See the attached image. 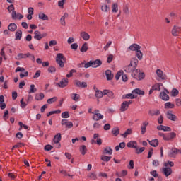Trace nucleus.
Wrapping results in <instances>:
<instances>
[{
  "instance_id": "obj_1",
  "label": "nucleus",
  "mask_w": 181,
  "mask_h": 181,
  "mask_svg": "<svg viewBox=\"0 0 181 181\" xmlns=\"http://www.w3.org/2000/svg\"><path fill=\"white\" fill-rule=\"evenodd\" d=\"M138 63L139 62L136 57L132 58L130 64L124 67V70L126 73H131L132 77L139 81L145 78V73L141 72V69H138Z\"/></svg>"
},
{
  "instance_id": "obj_2",
  "label": "nucleus",
  "mask_w": 181,
  "mask_h": 181,
  "mask_svg": "<svg viewBox=\"0 0 181 181\" xmlns=\"http://www.w3.org/2000/svg\"><path fill=\"white\" fill-rule=\"evenodd\" d=\"M127 50H131V52H136L135 53L138 60H142V59H144V54L141 50V46L135 43L132 44L127 48Z\"/></svg>"
},
{
  "instance_id": "obj_3",
  "label": "nucleus",
  "mask_w": 181,
  "mask_h": 181,
  "mask_svg": "<svg viewBox=\"0 0 181 181\" xmlns=\"http://www.w3.org/2000/svg\"><path fill=\"white\" fill-rule=\"evenodd\" d=\"M66 62V57L63 55L62 53H59L56 57V63L59 66V67H64V62Z\"/></svg>"
},
{
  "instance_id": "obj_4",
  "label": "nucleus",
  "mask_w": 181,
  "mask_h": 181,
  "mask_svg": "<svg viewBox=\"0 0 181 181\" xmlns=\"http://www.w3.org/2000/svg\"><path fill=\"white\" fill-rule=\"evenodd\" d=\"M56 86L60 88H64V87H67V86H69V78H64L62 79L59 83H56Z\"/></svg>"
},
{
  "instance_id": "obj_5",
  "label": "nucleus",
  "mask_w": 181,
  "mask_h": 181,
  "mask_svg": "<svg viewBox=\"0 0 181 181\" xmlns=\"http://www.w3.org/2000/svg\"><path fill=\"white\" fill-rule=\"evenodd\" d=\"M34 39L36 40H42L43 37H46L47 36V33H40L39 30H36L34 32Z\"/></svg>"
},
{
  "instance_id": "obj_6",
  "label": "nucleus",
  "mask_w": 181,
  "mask_h": 181,
  "mask_svg": "<svg viewBox=\"0 0 181 181\" xmlns=\"http://www.w3.org/2000/svg\"><path fill=\"white\" fill-rule=\"evenodd\" d=\"M74 84L76 87H79L81 88H87V83L86 82H81L79 80H74Z\"/></svg>"
},
{
  "instance_id": "obj_7",
  "label": "nucleus",
  "mask_w": 181,
  "mask_h": 181,
  "mask_svg": "<svg viewBox=\"0 0 181 181\" xmlns=\"http://www.w3.org/2000/svg\"><path fill=\"white\" fill-rule=\"evenodd\" d=\"M180 152V150L176 148H173L170 151L168 152L169 158H176V155Z\"/></svg>"
},
{
  "instance_id": "obj_8",
  "label": "nucleus",
  "mask_w": 181,
  "mask_h": 181,
  "mask_svg": "<svg viewBox=\"0 0 181 181\" xmlns=\"http://www.w3.org/2000/svg\"><path fill=\"white\" fill-rule=\"evenodd\" d=\"M8 12H12L11 13V18L12 19H16V11H15V6H13V4L10 5L8 8H7Z\"/></svg>"
},
{
  "instance_id": "obj_9",
  "label": "nucleus",
  "mask_w": 181,
  "mask_h": 181,
  "mask_svg": "<svg viewBox=\"0 0 181 181\" xmlns=\"http://www.w3.org/2000/svg\"><path fill=\"white\" fill-rule=\"evenodd\" d=\"M103 94L104 95H107V97H109V98H111V100H114L115 98L114 92L110 90H107V89L103 90Z\"/></svg>"
},
{
  "instance_id": "obj_10",
  "label": "nucleus",
  "mask_w": 181,
  "mask_h": 181,
  "mask_svg": "<svg viewBox=\"0 0 181 181\" xmlns=\"http://www.w3.org/2000/svg\"><path fill=\"white\" fill-rule=\"evenodd\" d=\"M92 63V67L93 69H97V67H100L101 64H103V61L101 59H95V60H90Z\"/></svg>"
},
{
  "instance_id": "obj_11",
  "label": "nucleus",
  "mask_w": 181,
  "mask_h": 181,
  "mask_svg": "<svg viewBox=\"0 0 181 181\" xmlns=\"http://www.w3.org/2000/svg\"><path fill=\"white\" fill-rule=\"evenodd\" d=\"M172 173H173L172 168L169 167L163 168V173L166 177H168V176H170V175H172Z\"/></svg>"
},
{
  "instance_id": "obj_12",
  "label": "nucleus",
  "mask_w": 181,
  "mask_h": 181,
  "mask_svg": "<svg viewBox=\"0 0 181 181\" xmlns=\"http://www.w3.org/2000/svg\"><path fill=\"white\" fill-rule=\"evenodd\" d=\"M62 125H64L65 128H68L70 129V128H73V122H69L67 119H62L61 122Z\"/></svg>"
},
{
  "instance_id": "obj_13",
  "label": "nucleus",
  "mask_w": 181,
  "mask_h": 181,
  "mask_svg": "<svg viewBox=\"0 0 181 181\" xmlns=\"http://www.w3.org/2000/svg\"><path fill=\"white\" fill-rule=\"evenodd\" d=\"M158 131H164L165 132H170L172 129L168 126H163L162 124L157 126Z\"/></svg>"
},
{
  "instance_id": "obj_14",
  "label": "nucleus",
  "mask_w": 181,
  "mask_h": 181,
  "mask_svg": "<svg viewBox=\"0 0 181 181\" xmlns=\"http://www.w3.org/2000/svg\"><path fill=\"white\" fill-rule=\"evenodd\" d=\"M156 74L161 80H166L167 76L163 74V71L161 69H157Z\"/></svg>"
},
{
  "instance_id": "obj_15",
  "label": "nucleus",
  "mask_w": 181,
  "mask_h": 181,
  "mask_svg": "<svg viewBox=\"0 0 181 181\" xmlns=\"http://www.w3.org/2000/svg\"><path fill=\"white\" fill-rule=\"evenodd\" d=\"M166 115L168 119H170V121H176V119L177 118L170 110L167 112Z\"/></svg>"
},
{
  "instance_id": "obj_16",
  "label": "nucleus",
  "mask_w": 181,
  "mask_h": 181,
  "mask_svg": "<svg viewBox=\"0 0 181 181\" xmlns=\"http://www.w3.org/2000/svg\"><path fill=\"white\" fill-rule=\"evenodd\" d=\"M127 148H132L133 149H136L138 146V143L135 141H131L127 144Z\"/></svg>"
},
{
  "instance_id": "obj_17",
  "label": "nucleus",
  "mask_w": 181,
  "mask_h": 181,
  "mask_svg": "<svg viewBox=\"0 0 181 181\" xmlns=\"http://www.w3.org/2000/svg\"><path fill=\"white\" fill-rule=\"evenodd\" d=\"M28 57H30V53H27V54H22V53H19L16 59L17 60H21V59H28Z\"/></svg>"
},
{
  "instance_id": "obj_18",
  "label": "nucleus",
  "mask_w": 181,
  "mask_h": 181,
  "mask_svg": "<svg viewBox=\"0 0 181 181\" xmlns=\"http://www.w3.org/2000/svg\"><path fill=\"white\" fill-rule=\"evenodd\" d=\"M160 98L163 100V101H169V95H168V93L166 92L163 91L160 93Z\"/></svg>"
},
{
  "instance_id": "obj_19",
  "label": "nucleus",
  "mask_w": 181,
  "mask_h": 181,
  "mask_svg": "<svg viewBox=\"0 0 181 181\" xmlns=\"http://www.w3.org/2000/svg\"><path fill=\"white\" fill-rule=\"evenodd\" d=\"M92 118L94 121H100V119H103L104 118V115L100 113H94Z\"/></svg>"
},
{
  "instance_id": "obj_20",
  "label": "nucleus",
  "mask_w": 181,
  "mask_h": 181,
  "mask_svg": "<svg viewBox=\"0 0 181 181\" xmlns=\"http://www.w3.org/2000/svg\"><path fill=\"white\" fill-rule=\"evenodd\" d=\"M132 94H137L138 95H145V91L139 89V88H136L132 91Z\"/></svg>"
},
{
  "instance_id": "obj_21",
  "label": "nucleus",
  "mask_w": 181,
  "mask_h": 181,
  "mask_svg": "<svg viewBox=\"0 0 181 181\" xmlns=\"http://www.w3.org/2000/svg\"><path fill=\"white\" fill-rule=\"evenodd\" d=\"M128 108H129V106H128L127 101H124L121 104L120 111H121V112H124L127 111V110H128Z\"/></svg>"
},
{
  "instance_id": "obj_22",
  "label": "nucleus",
  "mask_w": 181,
  "mask_h": 181,
  "mask_svg": "<svg viewBox=\"0 0 181 181\" xmlns=\"http://www.w3.org/2000/svg\"><path fill=\"white\" fill-rule=\"evenodd\" d=\"M148 125H149V122H143V125L141 126V135H144V134L146 132V127Z\"/></svg>"
},
{
  "instance_id": "obj_23",
  "label": "nucleus",
  "mask_w": 181,
  "mask_h": 181,
  "mask_svg": "<svg viewBox=\"0 0 181 181\" xmlns=\"http://www.w3.org/2000/svg\"><path fill=\"white\" fill-rule=\"evenodd\" d=\"M173 138H176V133L170 132L167 134V137H164V139L165 141H170L171 139H173Z\"/></svg>"
},
{
  "instance_id": "obj_24",
  "label": "nucleus",
  "mask_w": 181,
  "mask_h": 181,
  "mask_svg": "<svg viewBox=\"0 0 181 181\" xmlns=\"http://www.w3.org/2000/svg\"><path fill=\"white\" fill-rule=\"evenodd\" d=\"M122 98L123 100H125L127 98H130L131 100H134V98H136V95H134V93H128L126 95H123Z\"/></svg>"
},
{
  "instance_id": "obj_25",
  "label": "nucleus",
  "mask_w": 181,
  "mask_h": 181,
  "mask_svg": "<svg viewBox=\"0 0 181 181\" xmlns=\"http://www.w3.org/2000/svg\"><path fill=\"white\" fill-rule=\"evenodd\" d=\"M105 74L106 76L107 80L108 81L112 80V78H114V75H112L111 70H106Z\"/></svg>"
},
{
  "instance_id": "obj_26",
  "label": "nucleus",
  "mask_w": 181,
  "mask_h": 181,
  "mask_svg": "<svg viewBox=\"0 0 181 181\" xmlns=\"http://www.w3.org/2000/svg\"><path fill=\"white\" fill-rule=\"evenodd\" d=\"M62 141V134L57 133L54 137V144H60Z\"/></svg>"
},
{
  "instance_id": "obj_27",
  "label": "nucleus",
  "mask_w": 181,
  "mask_h": 181,
  "mask_svg": "<svg viewBox=\"0 0 181 181\" xmlns=\"http://www.w3.org/2000/svg\"><path fill=\"white\" fill-rule=\"evenodd\" d=\"M179 32H180V28L175 25L172 30L173 36H177V35H179Z\"/></svg>"
},
{
  "instance_id": "obj_28",
  "label": "nucleus",
  "mask_w": 181,
  "mask_h": 181,
  "mask_svg": "<svg viewBox=\"0 0 181 181\" xmlns=\"http://www.w3.org/2000/svg\"><path fill=\"white\" fill-rule=\"evenodd\" d=\"M8 29L11 32H15V30H16V29H18V26L14 23H11L8 26Z\"/></svg>"
},
{
  "instance_id": "obj_29",
  "label": "nucleus",
  "mask_w": 181,
  "mask_h": 181,
  "mask_svg": "<svg viewBox=\"0 0 181 181\" xmlns=\"http://www.w3.org/2000/svg\"><path fill=\"white\" fill-rule=\"evenodd\" d=\"M148 142H149L150 145L151 146H153L154 148H156V146H158L159 145V140L158 139H153V140H151V141H149V140H147Z\"/></svg>"
},
{
  "instance_id": "obj_30",
  "label": "nucleus",
  "mask_w": 181,
  "mask_h": 181,
  "mask_svg": "<svg viewBox=\"0 0 181 181\" xmlns=\"http://www.w3.org/2000/svg\"><path fill=\"white\" fill-rule=\"evenodd\" d=\"M148 114H149V115H151V117H154V115L158 116V115H160V110H149Z\"/></svg>"
},
{
  "instance_id": "obj_31",
  "label": "nucleus",
  "mask_w": 181,
  "mask_h": 181,
  "mask_svg": "<svg viewBox=\"0 0 181 181\" xmlns=\"http://www.w3.org/2000/svg\"><path fill=\"white\" fill-rule=\"evenodd\" d=\"M79 152L83 155V156L87 153V148L86 147V145H82L79 147Z\"/></svg>"
},
{
  "instance_id": "obj_32",
  "label": "nucleus",
  "mask_w": 181,
  "mask_h": 181,
  "mask_svg": "<svg viewBox=\"0 0 181 181\" xmlns=\"http://www.w3.org/2000/svg\"><path fill=\"white\" fill-rule=\"evenodd\" d=\"M15 40H21L22 39V30H18L15 34Z\"/></svg>"
},
{
  "instance_id": "obj_33",
  "label": "nucleus",
  "mask_w": 181,
  "mask_h": 181,
  "mask_svg": "<svg viewBox=\"0 0 181 181\" xmlns=\"http://www.w3.org/2000/svg\"><path fill=\"white\" fill-rule=\"evenodd\" d=\"M103 95H104V90L101 91L100 90H96L95 92V96L96 98H103Z\"/></svg>"
},
{
  "instance_id": "obj_34",
  "label": "nucleus",
  "mask_w": 181,
  "mask_h": 181,
  "mask_svg": "<svg viewBox=\"0 0 181 181\" xmlns=\"http://www.w3.org/2000/svg\"><path fill=\"white\" fill-rule=\"evenodd\" d=\"M81 37L83 40H88L90 39V35L84 31L81 33Z\"/></svg>"
},
{
  "instance_id": "obj_35",
  "label": "nucleus",
  "mask_w": 181,
  "mask_h": 181,
  "mask_svg": "<svg viewBox=\"0 0 181 181\" xmlns=\"http://www.w3.org/2000/svg\"><path fill=\"white\" fill-rule=\"evenodd\" d=\"M111 133L112 134L113 136H118L119 135V128L115 127L112 129Z\"/></svg>"
},
{
  "instance_id": "obj_36",
  "label": "nucleus",
  "mask_w": 181,
  "mask_h": 181,
  "mask_svg": "<svg viewBox=\"0 0 181 181\" xmlns=\"http://www.w3.org/2000/svg\"><path fill=\"white\" fill-rule=\"evenodd\" d=\"M38 18H39V19H41L42 21H49V16H47V15H46L43 13H40L38 14Z\"/></svg>"
},
{
  "instance_id": "obj_37",
  "label": "nucleus",
  "mask_w": 181,
  "mask_h": 181,
  "mask_svg": "<svg viewBox=\"0 0 181 181\" xmlns=\"http://www.w3.org/2000/svg\"><path fill=\"white\" fill-rule=\"evenodd\" d=\"M103 153L105 155H112V148L111 147L107 146L104 150H103Z\"/></svg>"
},
{
  "instance_id": "obj_38",
  "label": "nucleus",
  "mask_w": 181,
  "mask_h": 181,
  "mask_svg": "<svg viewBox=\"0 0 181 181\" xmlns=\"http://www.w3.org/2000/svg\"><path fill=\"white\" fill-rule=\"evenodd\" d=\"M83 64H84L85 69H88V67H93V64L91 62V60L88 62H86V61H84L83 62H81L80 64L81 66H83Z\"/></svg>"
},
{
  "instance_id": "obj_39",
  "label": "nucleus",
  "mask_w": 181,
  "mask_h": 181,
  "mask_svg": "<svg viewBox=\"0 0 181 181\" xmlns=\"http://www.w3.org/2000/svg\"><path fill=\"white\" fill-rule=\"evenodd\" d=\"M45 98V94L41 93H36L35 94V100L37 101H40Z\"/></svg>"
},
{
  "instance_id": "obj_40",
  "label": "nucleus",
  "mask_w": 181,
  "mask_h": 181,
  "mask_svg": "<svg viewBox=\"0 0 181 181\" xmlns=\"http://www.w3.org/2000/svg\"><path fill=\"white\" fill-rule=\"evenodd\" d=\"M67 16H69V14L67 13H64V15L60 19V22H61V25H62V26H66V18H67Z\"/></svg>"
},
{
  "instance_id": "obj_41",
  "label": "nucleus",
  "mask_w": 181,
  "mask_h": 181,
  "mask_svg": "<svg viewBox=\"0 0 181 181\" xmlns=\"http://www.w3.org/2000/svg\"><path fill=\"white\" fill-rule=\"evenodd\" d=\"M132 134V129H127V131L124 134H121V136H123L124 138H127L128 135H131Z\"/></svg>"
},
{
  "instance_id": "obj_42",
  "label": "nucleus",
  "mask_w": 181,
  "mask_h": 181,
  "mask_svg": "<svg viewBox=\"0 0 181 181\" xmlns=\"http://www.w3.org/2000/svg\"><path fill=\"white\" fill-rule=\"evenodd\" d=\"M94 144H97V145H102L103 140L100 138L97 139L96 141H95L94 139H92L91 140V144L93 145Z\"/></svg>"
},
{
  "instance_id": "obj_43",
  "label": "nucleus",
  "mask_w": 181,
  "mask_h": 181,
  "mask_svg": "<svg viewBox=\"0 0 181 181\" xmlns=\"http://www.w3.org/2000/svg\"><path fill=\"white\" fill-rule=\"evenodd\" d=\"M81 52H87V50H88V44H87V42H85L83 45H82V47H81Z\"/></svg>"
},
{
  "instance_id": "obj_44",
  "label": "nucleus",
  "mask_w": 181,
  "mask_h": 181,
  "mask_svg": "<svg viewBox=\"0 0 181 181\" xmlns=\"http://www.w3.org/2000/svg\"><path fill=\"white\" fill-rule=\"evenodd\" d=\"M177 95H179V90H177L176 88H173L171 90V96L172 97H177Z\"/></svg>"
},
{
  "instance_id": "obj_45",
  "label": "nucleus",
  "mask_w": 181,
  "mask_h": 181,
  "mask_svg": "<svg viewBox=\"0 0 181 181\" xmlns=\"http://www.w3.org/2000/svg\"><path fill=\"white\" fill-rule=\"evenodd\" d=\"M112 11L113 13L118 12V4L117 3H114L112 6Z\"/></svg>"
},
{
  "instance_id": "obj_46",
  "label": "nucleus",
  "mask_w": 181,
  "mask_h": 181,
  "mask_svg": "<svg viewBox=\"0 0 181 181\" xmlns=\"http://www.w3.org/2000/svg\"><path fill=\"white\" fill-rule=\"evenodd\" d=\"M101 160H103V162H110V160H111V157L108 156H102Z\"/></svg>"
},
{
  "instance_id": "obj_47",
  "label": "nucleus",
  "mask_w": 181,
  "mask_h": 181,
  "mask_svg": "<svg viewBox=\"0 0 181 181\" xmlns=\"http://www.w3.org/2000/svg\"><path fill=\"white\" fill-rule=\"evenodd\" d=\"M101 11L103 12H108L110 11V7L108 6H107V4H103L101 6Z\"/></svg>"
},
{
  "instance_id": "obj_48",
  "label": "nucleus",
  "mask_w": 181,
  "mask_h": 181,
  "mask_svg": "<svg viewBox=\"0 0 181 181\" xmlns=\"http://www.w3.org/2000/svg\"><path fill=\"white\" fill-rule=\"evenodd\" d=\"M165 108H175V104H173L170 102H167L165 104Z\"/></svg>"
},
{
  "instance_id": "obj_49",
  "label": "nucleus",
  "mask_w": 181,
  "mask_h": 181,
  "mask_svg": "<svg viewBox=\"0 0 181 181\" xmlns=\"http://www.w3.org/2000/svg\"><path fill=\"white\" fill-rule=\"evenodd\" d=\"M36 91H37V89L35 88V85L34 84L30 85V89L28 92L29 94H32V93H36Z\"/></svg>"
},
{
  "instance_id": "obj_50",
  "label": "nucleus",
  "mask_w": 181,
  "mask_h": 181,
  "mask_svg": "<svg viewBox=\"0 0 181 181\" xmlns=\"http://www.w3.org/2000/svg\"><path fill=\"white\" fill-rule=\"evenodd\" d=\"M164 165L165 166V168H168V166L173 168V166H175V163H173V161H167L164 163Z\"/></svg>"
},
{
  "instance_id": "obj_51",
  "label": "nucleus",
  "mask_w": 181,
  "mask_h": 181,
  "mask_svg": "<svg viewBox=\"0 0 181 181\" xmlns=\"http://www.w3.org/2000/svg\"><path fill=\"white\" fill-rule=\"evenodd\" d=\"M122 74H124V71H119L115 75V79L119 80V78L121 76H122Z\"/></svg>"
},
{
  "instance_id": "obj_52",
  "label": "nucleus",
  "mask_w": 181,
  "mask_h": 181,
  "mask_svg": "<svg viewBox=\"0 0 181 181\" xmlns=\"http://www.w3.org/2000/svg\"><path fill=\"white\" fill-rule=\"evenodd\" d=\"M57 100V97H53L52 98H49L47 100L48 104H53V103H56V100Z\"/></svg>"
},
{
  "instance_id": "obj_53",
  "label": "nucleus",
  "mask_w": 181,
  "mask_h": 181,
  "mask_svg": "<svg viewBox=\"0 0 181 181\" xmlns=\"http://www.w3.org/2000/svg\"><path fill=\"white\" fill-rule=\"evenodd\" d=\"M72 95H74V97H72V100H74V101H78V100H80V95L73 93Z\"/></svg>"
},
{
  "instance_id": "obj_54",
  "label": "nucleus",
  "mask_w": 181,
  "mask_h": 181,
  "mask_svg": "<svg viewBox=\"0 0 181 181\" xmlns=\"http://www.w3.org/2000/svg\"><path fill=\"white\" fill-rule=\"evenodd\" d=\"M74 73H77V71L76 69H71L69 71V74H66L67 78H70V77H73V74Z\"/></svg>"
},
{
  "instance_id": "obj_55",
  "label": "nucleus",
  "mask_w": 181,
  "mask_h": 181,
  "mask_svg": "<svg viewBox=\"0 0 181 181\" xmlns=\"http://www.w3.org/2000/svg\"><path fill=\"white\" fill-rule=\"evenodd\" d=\"M62 118H70V115L69 114V112L65 111L62 113Z\"/></svg>"
},
{
  "instance_id": "obj_56",
  "label": "nucleus",
  "mask_w": 181,
  "mask_h": 181,
  "mask_svg": "<svg viewBox=\"0 0 181 181\" xmlns=\"http://www.w3.org/2000/svg\"><path fill=\"white\" fill-rule=\"evenodd\" d=\"M144 151H145V147H141L139 149H138V147H136V153H137V155H139V153H142Z\"/></svg>"
},
{
  "instance_id": "obj_57",
  "label": "nucleus",
  "mask_w": 181,
  "mask_h": 181,
  "mask_svg": "<svg viewBox=\"0 0 181 181\" xmlns=\"http://www.w3.org/2000/svg\"><path fill=\"white\" fill-rule=\"evenodd\" d=\"M41 73L42 71H40V70H37L34 74L33 78H39V77H40Z\"/></svg>"
},
{
  "instance_id": "obj_58",
  "label": "nucleus",
  "mask_w": 181,
  "mask_h": 181,
  "mask_svg": "<svg viewBox=\"0 0 181 181\" xmlns=\"http://www.w3.org/2000/svg\"><path fill=\"white\" fill-rule=\"evenodd\" d=\"M20 103H21V108H26V105H28V103H25L23 101V98H22V99L20 100Z\"/></svg>"
},
{
  "instance_id": "obj_59",
  "label": "nucleus",
  "mask_w": 181,
  "mask_h": 181,
  "mask_svg": "<svg viewBox=\"0 0 181 181\" xmlns=\"http://www.w3.org/2000/svg\"><path fill=\"white\" fill-rule=\"evenodd\" d=\"M150 175H151L152 176H153V177H159V175L158 174V173L156 172V170H153L150 172Z\"/></svg>"
},
{
  "instance_id": "obj_60",
  "label": "nucleus",
  "mask_w": 181,
  "mask_h": 181,
  "mask_svg": "<svg viewBox=\"0 0 181 181\" xmlns=\"http://www.w3.org/2000/svg\"><path fill=\"white\" fill-rule=\"evenodd\" d=\"M71 49H72V50H77V49H78V45L77 43L71 45Z\"/></svg>"
},
{
  "instance_id": "obj_61",
  "label": "nucleus",
  "mask_w": 181,
  "mask_h": 181,
  "mask_svg": "<svg viewBox=\"0 0 181 181\" xmlns=\"http://www.w3.org/2000/svg\"><path fill=\"white\" fill-rule=\"evenodd\" d=\"M49 73H56V67L54 66H49L48 68Z\"/></svg>"
},
{
  "instance_id": "obj_62",
  "label": "nucleus",
  "mask_w": 181,
  "mask_h": 181,
  "mask_svg": "<svg viewBox=\"0 0 181 181\" xmlns=\"http://www.w3.org/2000/svg\"><path fill=\"white\" fill-rule=\"evenodd\" d=\"M45 151H52L53 149V146L50 144H47L44 148Z\"/></svg>"
},
{
  "instance_id": "obj_63",
  "label": "nucleus",
  "mask_w": 181,
  "mask_h": 181,
  "mask_svg": "<svg viewBox=\"0 0 181 181\" xmlns=\"http://www.w3.org/2000/svg\"><path fill=\"white\" fill-rule=\"evenodd\" d=\"M56 45H57V41H56V40H51V41H49V46H50L51 47H52V46H56Z\"/></svg>"
},
{
  "instance_id": "obj_64",
  "label": "nucleus",
  "mask_w": 181,
  "mask_h": 181,
  "mask_svg": "<svg viewBox=\"0 0 181 181\" xmlns=\"http://www.w3.org/2000/svg\"><path fill=\"white\" fill-rule=\"evenodd\" d=\"M152 88L156 90H160V86L158 83H156L152 86Z\"/></svg>"
}]
</instances>
